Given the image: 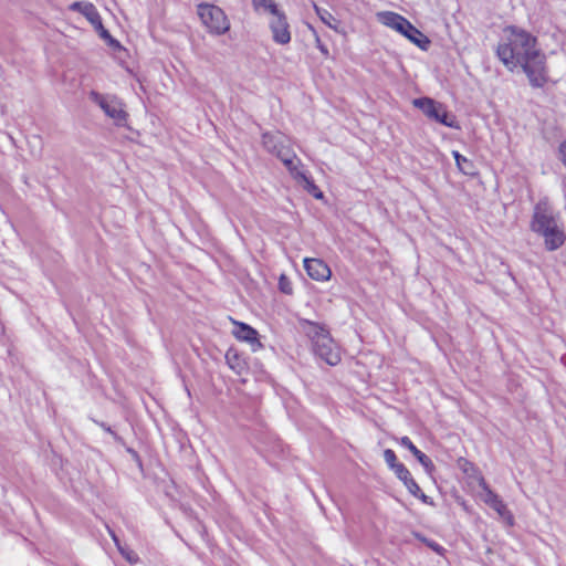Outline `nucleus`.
I'll return each instance as SVG.
<instances>
[{
  "label": "nucleus",
  "instance_id": "c756f323",
  "mask_svg": "<svg viewBox=\"0 0 566 566\" xmlns=\"http://www.w3.org/2000/svg\"><path fill=\"white\" fill-rule=\"evenodd\" d=\"M317 49L324 54L325 56H328L329 52L325 44H323L319 40V38H316Z\"/></svg>",
  "mask_w": 566,
  "mask_h": 566
},
{
  "label": "nucleus",
  "instance_id": "0eeeda50",
  "mask_svg": "<svg viewBox=\"0 0 566 566\" xmlns=\"http://www.w3.org/2000/svg\"><path fill=\"white\" fill-rule=\"evenodd\" d=\"M262 145L270 154L276 156L291 172L296 169L295 156L292 154L291 149L284 145L282 136L264 133L262 135Z\"/></svg>",
  "mask_w": 566,
  "mask_h": 566
},
{
  "label": "nucleus",
  "instance_id": "ddd939ff",
  "mask_svg": "<svg viewBox=\"0 0 566 566\" xmlns=\"http://www.w3.org/2000/svg\"><path fill=\"white\" fill-rule=\"evenodd\" d=\"M300 324L306 336L312 340V346L316 344L317 340H321L322 337L331 335L325 325L319 323L302 319Z\"/></svg>",
  "mask_w": 566,
  "mask_h": 566
},
{
  "label": "nucleus",
  "instance_id": "473e14b6",
  "mask_svg": "<svg viewBox=\"0 0 566 566\" xmlns=\"http://www.w3.org/2000/svg\"><path fill=\"white\" fill-rule=\"evenodd\" d=\"M82 6H83V3H82V2H74V3L71 6V8H72L73 10H77V9H80Z\"/></svg>",
  "mask_w": 566,
  "mask_h": 566
},
{
  "label": "nucleus",
  "instance_id": "b1692460",
  "mask_svg": "<svg viewBox=\"0 0 566 566\" xmlns=\"http://www.w3.org/2000/svg\"><path fill=\"white\" fill-rule=\"evenodd\" d=\"M279 290L286 295L293 293L292 282L285 274H281L279 277Z\"/></svg>",
  "mask_w": 566,
  "mask_h": 566
},
{
  "label": "nucleus",
  "instance_id": "6ab92c4d",
  "mask_svg": "<svg viewBox=\"0 0 566 566\" xmlns=\"http://www.w3.org/2000/svg\"><path fill=\"white\" fill-rule=\"evenodd\" d=\"M297 176H300L303 179L304 188L307 190V192L310 195H312L316 199L323 198V192L321 191V189L315 185V182L311 178H308L303 172H297Z\"/></svg>",
  "mask_w": 566,
  "mask_h": 566
},
{
  "label": "nucleus",
  "instance_id": "7ed1b4c3",
  "mask_svg": "<svg viewBox=\"0 0 566 566\" xmlns=\"http://www.w3.org/2000/svg\"><path fill=\"white\" fill-rule=\"evenodd\" d=\"M378 19L386 27H389L406 36L419 49L423 51L429 49L431 44L429 38L401 14L391 11H384L378 13Z\"/></svg>",
  "mask_w": 566,
  "mask_h": 566
},
{
  "label": "nucleus",
  "instance_id": "20e7f679",
  "mask_svg": "<svg viewBox=\"0 0 566 566\" xmlns=\"http://www.w3.org/2000/svg\"><path fill=\"white\" fill-rule=\"evenodd\" d=\"M415 107L419 108L428 118L453 129H461V126L454 114L447 107L430 97H419L413 99Z\"/></svg>",
  "mask_w": 566,
  "mask_h": 566
},
{
  "label": "nucleus",
  "instance_id": "9b49d317",
  "mask_svg": "<svg viewBox=\"0 0 566 566\" xmlns=\"http://www.w3.org/2000/svg\"><path fill=\"white\" fill-rule=\"evenodd\" d=\"M304 269L307 275L315 281H326L331 277L329 266L321 259H304Z\"/></svg>",
  "mask_w": 566,
  "mask_h": 566
},
{
  "label": "nucleus",
  "instance_id": "c85d7f7f",
  "mask_svg": "<svg viewBox=\"0 0 566 566\" xmlns=\"http://www.w3.org/2000/svg\"><path fill=\"white\" fill-rule=\"evenodd\" d=\"M558 150H559V159L563 163V165L566 167V140H564L559 145Z\"/></svg>",
  "mask_w": 566,
  "mask_h": 566
},
{
  "label": "nucleus",
  "instance_id": "cd10ccee",
  "mask_svg": "<svg viewBox=\"0 0 566 566\" xmlns=\"http://www.w3.org/2000/svg\"><path fill=\"white\" fill-rule=\"evenodd\" d=\"M415 497L419 499L422 503H426V504H432V500L426 495L421 489L419 488V491L416 492V493H411Z\"/></svg>",
  "mask_w": 566,
  "mask_h": 566
},
{
  "label": "nucleus",
  "instance_id": "72a5a7b5",
  "mask_svg": "<svg viewBox=\"0 0 566 566\" xmlns=\"http://www.w3.org/2000/svg\"><path fill=\"white\" fill-rule=\"evenodd\" d=\"M128 452H129L130 454H133V457L138 458V454H137V452H136L135 450H133V449H128Z\"/></svg>",
  "mask_w": 566,
  "mask_h": 566
},
{
  "label": "nucleus",
  "instance_id": "6e6552de",
  "mask_svg": "<svg viewBox=\"0 0 566 566\" xmlns=\"http://www.w3.org/2000/svg\"><path fill=\"white\" fill-rule=\"evenodd\" d=\"M314 354L328 364L329 366H336L340 361V352L331 335L322 337L313 345Z\"/></svg>",
  "mask_w": 566,
  "mask_h": 566
},
{
  "label": "nucleus",
  "instance_id": "dca6fc26",
  "mask_svg": "<svg viewBox=\"0 0 566 566\" xmlns=\"http://www.w3.org/2000/svg\"><path fill=\"white\" fill-rule=\"evenodd\" d=\"M396 476L403 483L409 493L419 491L418 483L412 479L409 470L405 465H397Z\"/></svg>",
  "mask_w": 566,
  "mask_h": 566
},
{
  "label": "nucleus",
  "instance_id": "f03ea898",
  "mask_svg": "<svg viewBox=\"0 0 566 566\" xmlns=\"http://www.w3.org/2000/svg\"><path fill=\"white\" fill-rule=\"evenodd\" d=\"M530 228L543 238L545 249L549 252L558 250L566 241L559 216L546 200H539L535 205Z\"/></svg>",
  "mask_w": 566,
  "mask_h": 566
},
{
  "label": "nucleus",
  "instance_id": "412c9836",
  "mask_svg": "<svg viewBox=\"0 0 566 566\" xmlns=\"http://www.w3.org/2000/svg\"><path fill=\"white\" fill-rule=\"evenodd\" d=\"M255 10L263 9L270 13L277 12V6L272 0H252Z\"/></svg>",
  "mask_w": 566,
  "mask_h": 566
},
{
  "label": "nucleus",
  "instance_id": "9d476101",
  "mask_svg": "<svg viewBox=\"0 0 566 566\" xmlns=\"http://www.w3.org/2000/svg\"><path fill=\"white\" fill-rule=\"evenodd\" d=\"M235 328L233 329V336L241 342H247L251 345L253 352H256L263 347L259 340V333L255 328L249 324L233 321Z\"/></svg>",
  "mask_w": 566,
  "mask_h": 566
},
{
  "label": "nucleus",
  "instance_id": "a878e982",
  "mask_svg": "<svg viewBox=\"0 0 566 566\" xmlns=\"http://www.w3.org/2000/svg\"><path fill=\"white\" fill-rule=\"evenodd\" d=\"M103 430H105L106 432H108L109 434H112V437L114 438L115 441L117 442H120L122 441V438L115 432L112 430V428L109 426H107L105 422H98V421H95Z\"/></svg>",
  "mask_w": 566,
  "mask_h": 566
},
{
  "label": "nucleus",
  "instance_id": "4be33fe9",
  "mask_svg": "<svg viewBox=\"0 0 566 566\" xmlns=\"http://www.w3.org/2000/svg\"><path fill=\"white\" fill-rule=\"evenodd\" d=\"M99 35L102 39H104L107 44L113 48L114 50H122L123 46L122 44L119 43V41H117L116 39H114L111 33L108 32V30L104 29V27L102 25V23L99 22Z\"/></svg>",
  "mask_w": 566,
  "mask_h": 566
},
{
  "label": "nucleus",
  "instance_id": "aec40b11",
  "mask_svg": "<svg viewBox=\"0 0 566 566\" xmlns=\"http://www.w3.org/2000/svg\"><path fill=\"white\" fill-rule=\"evenodd\" d=\"M117 549L129 564H136L139 562L138 554L130 549L127 545H118Z\"/></svg>",
  "mask_w": 566,
  "mask_h": 566
},
{
  "label": "nucleus",
  "instance_id": "423d86ee",
  "mask_svg": "<svg viewBox=\"0 0 566 566\" xmlns=\"http://www.w3.org/2000/svg\"><path fill=\"white\" fill-rule=\"evenodd\" d=\"M90 99L97 104L106 116L114 119L116 125H124L128 114L124 109L123 102L115 95L101 94L96 91L90 92Z\"/></svg>",
  "mask_w": 566,
  "mask_h": 566
},
{
  "label": "nucleus",
  "instance_id": "a211bd4d",
  "mask_svg": "<svg viewBox=\"0 0 566 566\" xmlns=\"http://www.w3.org/2000/svg\"><path fill=\"white\" fill-rule=\"evenodd\" d=\"M314 9L324 24L333 30H337L339 25L338 19H336L328 10L323 9L316 4H314Z\"/></svg>",
  "mask_w": 566,
  "mask_h": 566
},
{
  "label": "nucleus",
  "instance_id": "4468645a",
  "mask_svg": "<svg viewBox=\"0 0 566 566\" xmlns=\"http://www.w3.org/2000/svg\"><path fill=\"white\" fill-rule=\"evenodd\" d=\"M300 324L306 336L312 340V346L316 344L317 340H321L322 337L331 335L325 325L319 323L302 319Z\"/></svg>",
  "mask_w": 566,
  "mask_h": 566
},
{
  "label": "nucleus",
  "instance_id": "bb28decb",
  "mask_svg": "<svg viewBox=\"0 0 566 566\" xmlns=\"http://www.w3.org/2000/svg\"><path fill=\"white\" fill-rule=\"evenodd\" d=\"M423 542L426 543V545L428 547H430L433 552L438 553V554H441L442 551H443V547L438 544L437 542L434 541H431V539H427V538H423Z\"/></svg>",
  "mask_w": 566,
  "mask_h": 566
},
{
  "label": "nucleus",
  "instance_id": "1a4fd4ad",
  "mask_svg": "<svg viewBox=\"0 0 566 566\" xmlns=\"http://www.w3.org/2000/svg\"><path fill=\"white\" fill-rule=\"evenodd\" d=\"M272 19L270 20V29L274 42L279 44H287L291 41L290 25L287 23L285 14L277 10L276 13H271Z\"/></svg>",
  "mask_w": 566,
  "mask_h": 566
},
{
  "label": "nucleus",
  "instance_id": "5701e85b",
  "mask_svg": "<svg viewBox=\"0 0 566 566\" xmlns=\"http://www.w3.org/2000/svg\"><path fill=\"white\" fill-rule=\"evenodd\" d=\"M384 459H385L386 463L388 464V467L391 470H394L395 473L397 472V465H403L402 463L397 461L396 453L391 449H386L384 451Z\"/></svg>",
  "mask_w": 566,
  "mask_h": 566
},
{
  "label": "nucleus",
  "instance_id": "39448f33",
  "mask_svg": "<svg viewBox=\"0 0 566 566\" xmlns=\"http://www.w3.org/2000/svg\"><path fill=\"white\" fill-rule=\"evenodd\" d=\"M197 12L209 32L220 35L230 29L229 20L221 8L210 3H200Z\"/></svg>",
  "mask_w": 566,
  "mask_h": 566
},
{
  "label": "nucleus",
  "instance_id": "f8f14e48",
  "mask_svg": "<svg viewBox=\"0 0 566 566\" xmlns=\"http://www.w3.org/2000/svg\"><path fill=\"white\" fill-rule=\"evenodd\" d=\"M482 489H483V501L485 504H488L491 509H493L499 515L502 517L509 516L512 517L506 504L502 501V499L494 493L489 485L483 481L482 482Z\"/></svg>",
  "mask_w": 566,
  "mask_h": 566
},
{
  "label": "nucleus",
  "instance_id": "f257e3e1",
  "mask_svg": "<svg viewBox=\"0 0 566 566\" xmlns=\"http://www.w3.org/2000/svg\"><path fill=\"white\" fill-rule=\"evenodd\" d=\"M495 54L510 72L522 69L533 88H543L548 83L546 55L538 48L537 38L527 30L506 25Z\"/></svg>",
  "mask_w": 566,
  "mask_h": 566
},
{
  "label": "nucleus",
  "instance_id": "2f4dec72",
  "mask_svg": "<svg viewBox=\"0 0 566 566\" xmlns=\"http://www.w3.org/2000/svg\"><path fill=\"white\" fill-rule=\"evenodd\" d=\"M226 358H227V360H228V363H229L230 367H231L232 369H234V368H235V366H234V364H232V361H231V350H229V352L227 353Z\"/></svg>",
  "mask_w": 566,
  "mask_h": 566
},
{
  "label": "nucleus",
  "instance_id": "2eb2a0df",
  "mask_svg": "<svg viewBox=\"0 0 566 566\" xmlns=\"http://www.w3.org/2000/svg\"><path fill=\"white\" fill-rule=\"evenodd\" d=\"M400 444L402 447H405L406 449H408L413 454V457L423 467L426 472H428V473L432 472V470L434 469V464L431 461V459L426 453L420 451L408 437H402L400 439Z\"/></svg>",
  "mask_w": 566,
  "mask_h": 566
},
{
  "label": "nucleus",
  "instance_id": "7c9ffc66",
  "mask_svg": "<svg viewBox=\"0 0 566 566\" xmlns=\"http://www.w3.org/2000/svg\"><path fill=\"white\" fill-rule=\"evenodd\" d=\"M108 533H109V535H111L112 539L114 541V543H115L117 548H118V545H123L120 543L119 538L117 537V535L115 534V532L113 530H111L109 527H108Z\"/></svg>",
  "mask_w": 566,
  "mask_h": 566
},
{
  "label": "nucleus",
  "instance_id": "393cba45",
  "mask_svg": "<svg viewBox=\"0 0 566 566\" xmlns=\"http://www.w3.org/2000/svg\"><path fill=\"white\" fill-rule=\"evenodd\" d=\"M84 10L82 11L91 21H93V15L97 17L95 8L92 3H83Z\"/></svg>",
  "mask_w": 566,
  "mask_h": 566
},
{
  "label": "nucleus",
  "instance_id": "f3484780",
  "mask_svg": "<svg viewBox=\"0 0 566 566\" xmlns=\"http://www.w3.org/2000/svg\"><path fill=\"white\" fill-rule=\"evenodd\" d=\"M452 156L455 160L459 170L467 176H474L476 174L475 166L472 160L461 155L458 150L452 151Z\"/></svg>",
  "mask_w": 566,
  "mask_h": 566
}]
</instances>
